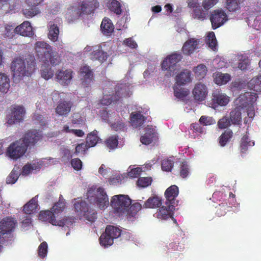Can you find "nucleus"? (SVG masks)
Segmentation results:
<instances>
[{
	"label": "nucleus",
	"instance_id": "412c9836",
	"mask_svg": "<svg viewBox=\"0 0 261 261\" xmlns=\"http://www.w3.org/2000/svg\"><path fill=\"white\" fill-rule=\"evenodd\" d=\"M73 71L71 69L59 70L56 74L58 82L62 85H68L73 77Z\"/></svg>",
	"mask_w": 261,
	"mask_h": 261
},
{
	"label": "nucleus",
	"instance_id": "774afa93",
	"mask_svg": "<svg viewBox=\"0 0 261 261\" xmlns=\"http://www.w3.org/2000/svg\"><path fill=\"white\" fill-rule=\"evenodd\" d=\"M258 77L257 76L256 77L253 78L250 82V85L253 87V89L255 91H260L261 87H260V82L258 81Z\"/></svg>",
	"mask_w": 261,
	"mask_h": 261
},
{
	"label": "nucleus",
	"instance_id": "4c0bfd02",
	"mask_svg": "<svg viewBox=\"0 0 261 261\" xmlns=\"http://www.w3.org/2000/svg\"><path fill=\"white\" fill-rule=\"evenodd\" d=\"M207 15V11L203 10L201 6L199 5L198 6H193V17L194 18L203 20L206 18Z\"/></svg>",
	"mask_w": 261,
	"mask_h": 261
},
{
	"label": "nucleus",
	"instance_id": "f257e3e1",
	"mask_svg": "<svg viewBox=\"0 0 261 261\" xmlns=\"http://www.w3.org/2000/svg\"><path fill=\"white\" fill-rule=\"evenodd\" d=\"M36 56L40 61L44 64L41 67V76L45 80L51 78L53 71L49 67V64L56 66L60 62L58 53L53 50L52 46L44 41H37L35 44Z\"/></svg>",
	"mask_w": 261,
	"mask_h": 261
},
{
	"label": "nucleus",
	"instance_id": "dca6fc26",
	"mask_svg": "<svg viewBox=\"0 0 261 261\" xmlns=\"http://www.w3.org/2000/svg\"><path fill=\"white\" fill-rule=\"evenodd\" d=\"M73 105L70 100H60L58 102L55 112L59 116L66 117L70 112Z\"/></svg>",
	"mask_w": 261,
	"mask_h": 261
},
{
	"label": "nucleus",
	"instance_id": "ddd939ff",
	"mask_svg": "<svg viewBox=\"0 0 261 261\" xmlns=\"http://www.w3.org/2000/svg\"><path fill=\"white\" fill-rule=\"evenodd\" d=\"M11 113L7 116V123L13 124L22 121L25 113L22 107L15 106L11 109Z\"/></svg>",
	"mask_w": 261,
	"mask_h": 261
},
{
	"label": "nucleus",
	"instance_id": "58836bf2",
	"mask_svg": "<svg viewBox=\"0 0 261 261\" xmlns=\"http://www.w3.org/2000/svg\"><path fill=\"white\" fill-rule=\"evenodd\" d=\"M244 0H227L226 8L229 12H236L240 8V4Z\"/></svg>",
	"mask_w": 261,
	"mask_h": 261
},
{
	"label": "nucleus",
	"instance_id": "2eb2a0df",
	"mask_svg": "<svg viewBox=\"0 0 261 261\" xmlns=\"http://www.w3.org/2000/svg\"><path fill=\"white\" fill-rule=\"evenodd\" d=\"M207 93L208 89L206 86L201 82L196 83L192 91L194 99L198 101L204 100Z\"/></svg>",
	"mask_w": 261,
	"mask_h": 261
},
{
	"label": "nucleus",
	"instance_id": "cd10ccee",
	"mask_svg": "<svg viewBox=\"0 0 261 261\" xmlns=\"http://www.w3.org/2000/svg\"><path fill=\"white\" fill-rule=\"evenodd\" d=\"M175 80L177 86L185 85L190 82L191 81L190 71L188 70H184L176 75Z\"/></svg>",
	"mask_w": 261,
	"mask_h": 261
},
{
	"label": "nucleus",
	"instance_id": "37998d69",
	"mask_svg": "<svg viewBox=\"0 0 261 261\" xmlns=\"http://www.w3.org/2000/svg\"><path fill=\"white\" fill-rule=\"evenodd\" d=\"M206 42L208 47L213 50L217 48V42L215 34L213 32H210L208 33L206 39Z\"/></svg>",
	"mask_w": 261,
	"mask_h": 261
},
{
	"label": "nucleus",
	"instance_id": "603ef678",
	"mask_svg": "<svg viewBox=\"0 0 261 261\" xmlns=\"http://www.w3.org/2000/svg\"><path fill=\"white\" fill-rule=\"evenodd\" d=\"M19 176V172L15 169H13L6 179L7 184H13L18 179Z\"/></svg>",
	"mask_w": 261,
	"mask_h": 261
},
{
	"label": "nucleus",
	"instance_id": "09e8293b",
	"mask_svg": "<svg viewBox=\"0 0 261 261\" xmlns=\"http://www.w3.org/2000/svg\"><path fill=\"white\" fill-rule=\"evenodd\" d=\"M237 59L240 61L238 64V68L242 70L246 69L249 64L248 58L243 55H238Z\"/></svg>",
	"mask_w": 261,
	"mask_h": 261
},
{
	"label": "nucleus",
	"instance_id": "473e14b6",
	"mask_svg": "<svg viewBox=\"0 0 261 261\" xmlns=\"http://www.w3.org/2000/svg\"><path fill=\"white\" fill-rule=\"evenodd\" d=\"M49 28L48 29V37L53 42H56L58 40L59 29L57 24L49 22Z\"/></svg>",
	"mask_w": 261,
	"mask_h": 261
},
{
	"label": "nucleus",
	"instance_id": "864d4df0",
	"mask_svg": "<svg viewBox=\"0 0 261 261\" xmlns=\"http://www.w3.org/2000/svg\"><path fill=\"white\" fill-rule=\"evenodd\" d=\"M152 178L150 177H140L137 180V184L138 187L145 188L151 184Z\"/></svg>",
	"mask_w": 261,
	"mask_h": 261
},
{
	"label": "nucleus",
	"instance_id": "9d476101",
	"mask_svg": "<svg viewBox=\"0 0 261 261\" xmlns=\"http://www.w3.org/2000/svg\"><path fill=\"white\" fill-rule=\"evenodd\" d=\"M128 94L126 86L116 87L115 94L104 95L100 100V103L102 105L108 106L113 102H117L121 97L127 96Z\"/></svg>",
	"mask_w": 261,
	"mask_h": 261
},
{
	"label": "nucleus",
	"instance_id": "a878e982",
	"mask_svg": "<svg viewBox=\"0 0 261 261\" xmlns=\"http://www.w3.org/2000/svg\"><path fill=\"white\" fill-rule=\"evenodd\" d=\"M162 204V199L156 195L150 197L143 205L144 208H155L160 207Z\"/></svg>",
	"mask_w": 261,
	"mask_h": 261
},
{
	"label": "nucleus",
	"instance_id": "4be33fe9",
	"mask_svg": "<svg viewBox=\"0 0 261 261\" xmlns=\"http://www.w3.org/2000/svg\"><path fill=\"white\" fill-rule=\"evenodd\" d=\"M212 101L220 106H225L229 101V97L219 90H216L212 94Z\"/></svg>",
	"mask_w": 261,
	"mask_h": 261
},
{
	"label": "nucleus",
	"instance_id": "0e129e2a",
	"mask_svg": "<svg viewBox=\"0 0 261 261\" xmlns=\"http://www.w3.org/2000/svg\"><path fill=\"white\" fill-rule=\"evenodd\" d=\"M201 125L200 123H193L191 125V129L196 134H203L204 132V128Z\"/></svg>",
	"mask_w": 261,
	"mask_h": 261
},
{
	"label": "nucleus",
	"instance_id": "20e7f679",
	"mask_svg": "<svg viewBox=\"0 0 261 261\" xmlns=\"http://www.w3.org/2000/svg\"><path fill=\"white\" fill-rule=\"evenodd\" d=\"M87 196L90 203H95L101 210L105 209L109 204L108 195L102 188H97L95 192L91 189L88 190Z\"/></svg>",
	"mask_w": 261,
	"mask_h": 261
},
{
	"label": "nucleus",
	"instance_id": "9b49d317",
	"mask_svg": "<svg viewBox=\"0 0 261 261\" xmlns=\"http://www.w3.org/2000/svg\"><path fill=\"white\" fill-rule=\"evenodd\" d=\"M210 21L213 30L220 27L228 20V16L222 9L214 10L210 15Z\"/></svg>",
	"mask_w": 261,
	"mask_h": 261
},
{
	"label": "nucleus",
	"instance_id": "4468645a",
	"mask_svg": "<svg viewBox=\"0 0 261 261\" xmlns=\"http://www.w3.org/2000/svg\"><path fill=\"white\" fill-rule=\"evenodd\" d=\"M166 206H162L157 210L153 215L154 217L160 220H167L169 218H173V212L175 206L169 203H165Z\"/></svg>",
	"mask_w": 261,
	"mask_h": 261
},
{
	"label": "nucleus",
	"instance_id": "423d86ee",
	"mask_svg": "<svg viewBox=\"0 0 261 261\" xmlns=\"http://www.w3.org/2000/svg\"><path fill=\"white\" fill-rule=\"evenodd\" d=\"M182 58V55L177 52L167 56L161 63L162 70L167 71L170 76L173 75L176 69V64Z\"/></svg>",
	"mask_w": 261,
	"mask_h": 261
},
{
	"label": "nucleus",
	"instance_id": "5fc2aeb1",
	"mask_svg": "<svg viewBox=\"0 0 261 261\" xmlns=\"http://www.w3.org/2000/svg\"><path fill=\"white\" fill-rule=\"evenodd\" d=\"M190 174V167L187 162H183L180 164V176L182 178H186Z\"/></svg>",
	"mask_w": 261,
	"mask_h": 261
},
{
	"label": "nucleus",
	"instance_id": "ea45409f",
	"mask_svg": "<svg viewBox=\"0 0 261 261\" xmlns=\"http://www.w3.org/2000/svg\"><path fill=\"white\" fill-rule=\"evenodd\" d=\"M65 206V200L62 195L60 196L58 202L56 203L51 208V210L57 215L63 211Z\"/></svg>",
	"mask_w": 261,
	"mask_h": 261
},
{
	"label": "nucleus",
	"instance_id": "de8ad7c7",
	"mask_svg": "<svg viewBox=\"0 0 261 261\" xmlns=\"http://www.w3.org/2000/svg\"><path fill=\"white\" fill-rule=\"evenodd\" d=\"M113 240L114 239L105 232L102 233L99 238L100 245L105 247L112 245L113 244Z\"/></svg>",
	"mask_w": 261,
	"mask_h": 261
},
{
	"label": "nucleus",
	"instance_id": "680f3d73",
	"mask_svg": "<svg viewBox=\"0 0 261 261\" xmlns=\"http://www.w3.org/2000/svg\"><path fill=\"white\" fill-rule=\"evenodd\" d=\"M199 123L203 125H210L215 123V120L212 117L206 116H202L199 119Z\"/></svg>",
	"mask_w": 261,
	"mask_h": 261
},
{
	"label": "nucleus",
	"instance_id": "f8f14e48",
	"mask_svg": "<svg viewBox=\"0 0 261 261\" xmlns=\"http://www.w3.org/2000/svg\"><path fill=\"white\" fill-rule=\"evenodd\" d=\"M44 0H25L28 7L22 10L23 14L27 17H32L40 11L37 7Z\"/></svg>",
	"mask_w": 261,
	"mask_h": 261
},
{
	"label": "nucleus",
	"instance_id": "c756f323",
	"mask_svg": "<svg viewBox=\"0 0 261 261\" xmlns=\"http://www.w3.org/2000/svg\"><path fill=\"white\" fill-rule=\"evenodd\" d=\"M254 142L250 140L247 135H244L241 139L240 143V149L241 153L245 154L247 152L250 147L253 146Z\"/></svg>",
	"mask_w": 261,
	"mask_h": 261
},
{
	"label": "nucleus",
	"instance_id": "c9c22d12",
	"mask_svg": "<svg viewBox=\"0 0 261 261\" xmlns=\"http://www.w3.org/2000/svg\"><path fill=\"white\" fill-rule=\"evenodd\" d=\"M142 207H143V206H142L140 203L136 202L133 204H130L125 214H126L129 219L135 217L138 212L141 210Z\"/></svg>",
	"mask_w": 261,
	"mask_h": 261
},
{
	"label": "nucleus",
	"instance_id": "c03bdc74",
	"mask_svg": "<svg viewBox=\"0 0 261 261\" xmlns=\"http://www.w3.org/2000/svg\"><path fill=\"white\" fill-rule=\"evenodd\" d=\"M196 77L199 79H203L206 75L207 72V68L205 65L200 64L198 65L194 69Z\"/></svg>",
	"mask_w": 261,
	"mask_h": 261
},
{
	"label": "nucleus",
	"instance_id": "4d7b16f0",
	"mask_svg": "<svg viewBox=\"0 0 261 261\" xmlns=\"http://www.w3.org/2000/svg\"><path fill=\"white\" fill-rule=\"evenodd\" d=\"M231 124L230 119L227 117H223L219 119L217 125L220 129H224L229 127Z\"/></svg>",
	"mask_w": 261,
	"mask_h": 261
},
{
	"label": "nucleus",
	"instance_id": "3c124183",
	"mask_svg": "<svg viewBox=\"0 0 261 261\" xmlns=\"http://www.w3.org/2000/svg\"><path fill=\"white\" fill-rule=\"evenodd\" d=\"M12 235L11 233L7 232L3 230L0 231V252L3 248V245L9 240H11Z\"/></svg>",
	"mask_w": 261,
	"mask_h": 261
},
{
	"label": "nucleus",
	"instance_id": "49530a36",
	"mask_svg": "<svg viewBox=\"0 0 261 261\" xmlns=\"http://www.w3.org/2000/svg\"><path fill=\"white\" fill-rule=\"evenodd\" d=\"M92 55L94 58L101 62L106 61L108 56L107 53L102 51L99 47L98 49L93 51Z\"/></svg>",
	"mask_w": 261,
	"mask_h": 261
},
{
	"label": "nucleus",
	"instance_id": "8fccbe9b",
	"mask_svg": "<svg viewBox=\"0 0 261 261\" xmlns=\"http://www.w3.org/2000/svg\"><path fill=\"white\" fill-rule=\"evenodd\" d=\"M109 9L114 13L119 15H120L122 12L120 3L116 0L113 1L110 4Z\"/></svg>",
	"mask_w": 261,
	"mask_h": 261
},
{
	"label": "nucleus",
	"instance_id": "f704fd0d",
	"mask_svg": "<svg viewBox=\"0 0 261 261\" xmlns=\"http://www.w3.org/2000/svg\"><path fill=\"white\" fill-rule=\"evenodd\" d=\"M10 88V80L5 74L0 73V91L6 93Z\"/></svg>",
	"mask_w": 261,
	"mask_h": 261
},
{
	"label": "nucleus",
	"instance_id": "2f4dec72",
	"mask_svg": "<svg viewBox=\"0 0 261 261\" xmlns=\"http://www.w3.org/2000/svg\"><path fill=\"white\" fill-rule=\"evenodd\" d=\"M130 121L133 126H141L145 121V117L140 112L132 113L130 115Z\"/></svg>",
	"mask_w": 261,
	"mask_h": 261
},
{
	"label": "nucleus",
	"instance_id": "13d9d810",
	"mask_svg": "<svg viewBox=\"0 0 261 261\" xmlns=\"http://www.w3.org/2000/svg\"><path fill=\"white\" fill-rule=\"evenodd\" d=\"M161 166L163 170L170 171L173 167V162L168 159H164L162 162Z\"/></svg>",
	"mask_w": 261,
	"mask_h": 261
},
{
	"label": "nucleus",
	"instance_id": "79ce46f5",
	"mask_svg": "<svg viewBox=\"0 0 261 261\" xmlns=\"http://www.w3.org/2000/svg\"><path fill=\"white\" fill-rule=\"evenodd\" d=\"M230 120L234 124H239L241 122V112L239 109H235L230 112Z\"/></svg>",
	"mask_w": 261,
	"mask_h": 261
},
{
	"label": "nucleus",
	"instance_id": "72a5a7b5",
	"mask_svg": "<svg viewBox=\"0 0 261 261\" xmlns=\"http://www.w3.org/2000/svg\"><path fill=\"white\" fill-rule=\"evenodd\" d=\"M97 134L98 132L96 130L88 134L86 138V144L88 147H92L95 146L98 141L100 140Z\"/></svg>",
	"mask_w": 261,
	"mask_h": 261
},
{
	"label": "nucleus",
	"instance_id": "bf43d9fd",
	"mask_svg": "<svg viewBox=\"0 0 261 261\" xmlns=\"http://www.w3.org/2000/svg\"><path fill=\"white\" fill-rule=\"evenodd\" d=\"M125 124L122 120H118L111 125V127L115 131H124L125 129Z\"/></svg>",
	"mask_w": 261,
	"mask_h": 261
},
{
	"label": "nucleus",
	"instance_id": "69168bd1",
	"mask_svg": "<svg viewBox=\"0 0 261 261\" xmlns=\"http://www.w3.org/2000/svg\"><path fill=\"white\" fill-rule=\"evenodd\" d=\"M226 206L224 203L220 204L217 207L216 214L218 216L221 217L224 216L226 213Z\"/></svg>",
	"mask_w": 261,
	"mask_h": 261
},
{
	"label": "nucleus",
	"instance_id": "338daca9",
	"mask_svg": "<svg viewBox=\"0 0 261 261\" xmlns=\"http://www.w3.org/2000/svg\"><path fill=\"white\" fill-rule=\"evenodd\" d=\"M218 2V0H203L202 6L206 10H208L216 5Z\"/></svg>",
	"mask_w": 261,
	"mask_h": 261
},
{
	"label": "nucleus",
	"instance_id": "6e6552de",
	"mask_svg": "<svg viewBox=\"0 0 261 261\" xmlns=\"http://www.w3.org/2000/svg\"><path fill=\"white\" fill-rule=\"evenodd\" d=\"M43 136L41 131L37 129L28 130L20 139L27 148L35 146L38 142L41 141Z\"/></svg>",
	"mask_w": 261,
	"mask_h": 261
},
{
	"label": "nucleus",
	"instance_id": "1a4fd4ad",
	"mask_svg": "<svg viewBox=\"0 0 261 261\" xmlns=\"http://www.w3.org/2000/svg\"><path fill=\"white\" fill-rule=\"evenodd\" d=\"M27 150L26 146L19 139L12 143L8 147L7 154L11 159L17 160L23 156Z\"/></svg>",
	"mask_w": 261,
	"mask_h": 261
},
{
	"label": "nucleus",
	"instance_id": "a18cd8bd",
	"mask_svg": "<svg viewBox=\"0 0 261 261\" xmlns=\"http://www.w3.org/2000/svg\"><path fill=\"white\" fill-rule=\"evenodd\" d=\"M173 89L174 96L179 99H182L185 98L189 93V92L187 89L180 88L178 86H174Z\"/></svg>",
	"mask_w": 261,
	"mask_h": 261
},
{
	"label": "nucleus",
	"instance_id": "bb28decb",
	"mask_svg": "<svg viewBox=\"0 0 261 261\" xmlns=\"http://www.w3.org/2000/svg\"><path fill=\"white\" fill-rule=\"evenodd\" d=\"M100 29L104 35L110 36L114 31V26L110 19L105 17L101 22Z\"/></svg>",
	"mask_w": 261,
	"mask_h": 261
},
{
	"label": "nucleus",
	"instance_id": "6ab92c4d",
	"mask_svg": "<svg viewBox=\"0 0 261 261\" xmlns=\"http://www.w3.org/2000/svg\"><path fill=\"white\" fill-rule=\"evenodd\" d=\"M55 213L51 210L42 211L39 214L41 219L45 221H48L49 223L56 226H62L64 223L62 221H58L56 219Z\"/></svg>",
	"mask_w": 261,
	"mask_h": 261
},
{
	"label": "nucleus",
	"instance_id": "f3484780",
	"mask_svg": "<svg viewBox=\"0 0 261 261\" xmlns=\"http://www.w3.org/2000/svg\"><path fill=\"white\" fill-rule=\"evenodd\" d=\"M79 75L82 80V84L87 87L93 81V72L90 67L85 65L80 70Z\"/></svg>",
	"mask_w": 261,
	"mask_h": 261
},
{
	"label": "nucleus",
	"instance_id": "b1692460",
	"mask_svg": "<svg viewBox=\"0 0 261 261\" xmlns=\"http://www.w3.org/2000/svg\"><path fill=\"white\" fill-rule=\"evenodd\" d=\"M198 48V42L194 38L188 40L183 45L181 50L183 54L190 56Z\"/></svg>",
	"mask_w": 261,
	"mask_h": 261
},
{
	"label": "nucleus",
	"instance_id": "39448f33",
	"mask_svg": "<svg viewBox=\"0 0 261 261\" xmlns=\"http://www.w3.org/2000/svg\"><path fill=\"white\" fill-rule=\"evenodd\" d=\"M132 203V200L128 196L117 195L112 197L111 204L114 212L119 215H122L127 212V208Z\"/></svg>",
	"mask_w": 261,
	"mask_h": 261
},
{
	"label": "nucleus",
	"instance_id": "e2e57ef3",
	"mask_svg": "<svg viewBox=\"0 0 261 261\" xmlns=\"http://www.w3.org/2000/svg\"><path fill=\"white\" fill-rule=\"evenodd\" d=\"M71 165L75 170L79 171L82 168L83 163L79 158H75L71 160Z\"/></svg>",
	"mask_w": 261,
	"mask_h": 261
},
{
	"label": "nucleus",
	"instance_id": "7c9ffc66",
	"mask_svg": "<svg viewBox=\"0 0 261 261\" xmlns=\"http://www.w3.org/2000/svg\"><path fill=\"white\" fill-rule=\"evenodd\" d=\"M233 133L232 130L227 129L225 130L219 137L218 141L221 147L225 146L232 138Z\"/></svg>",
	"mask_w": 261,
	"mask_h": 261
},
{
	"label": "nucleus",
	"instance_id": "6e6d98bb",
	"mask_svg": "<svg viewBox=\"0 0 261 261\" xmlns=\"http://www.w3.org/2000/svg\"><path fill=\"white\" fill-rule=\"evenodd\" d=\"M106 143L107 146L110 149H115L118 144V138L116 136L110 137L106 140Z\"/></svg>",
	"mask_w": 261,
	"mask_h": 261
},
{
	"label": "nucleus",
	"instance_id": "0eeeda50",
	"mask_svg": "<svg viewBox=\"0 0 261 261\" xmlns=\"http://www.w3.org/2000/svg\"><path fill=\"white\" fill-rule=\"evenodd\" d=\"M74 208L79 215L83 216L88 221L93 222L97 219L96 212L89 208L88 204L83 200L78 201L74 204Z\"/></svg>",
	"mask_w": 261,
	"mask_h": 261
},
{
	"label": "nucleus",
	"instance_id": "a211bd4d",
	"mask_svg": "<svg viewBox=\"0 0 261 261\" xmlns=\"http://www.w3.org/2000/svg\"><path fill=\"white\" fill-rule=\"evenodd\" d=\"M178 193V188L176 185H172L167 188L165 192L166 203H169L175 206L177 205L178 201L176 200V197Z\"/></svg>",
	"mask_w": 261,
	"mask_h": 261
},
{
	"label": "nucleus",
	"instance_id": "7ed1b4c3",
	"mask_svg": "<svg viewBox=\"0 0 261 261\" xmlns=\"http://www.w3.org/2000/svg\"><path fill=\"white\" fill-rule=\"evenodd\" d=\"M99 6L97 0H84L81 3H75L67 9L66 17L71 19L77 18L82 14H90Z\"/></svg>",
	"mask_w": 261,
	"mask_h": 261
},
{
	"label": "nucleus",
	"instance_id": "052dcab7",
	"mask_svg": "<svg viewBox=\"0 0 261 261\" xmlns=\"http://www.w3.org/2000/svg\"><path fill=\"white\" fill-rule=\"evenodd\" d=\"M47 244L43 242L40 244L38 248V255L40 257H44L47 253Z\"/></svg>",
	"mask_w": 261,
	"mask_h": 261
},
{
	"label": "nucleus",
	"instance_id": "f03ea898",
	"mask_svg": "<svg viewBox=\"0 0 261 261\" xmlns=\"http://www.w3.org/2000/svg\"><path fill=\"white\" fill-rule=\"evenodd\" d=\"M35 66L34 57L29 55L25 60L20 57L15 58L11 63V69L14 77L20 80L24 76H30L35 71Z\"/></svg>",
	"mask_w": 261,
	"mask_h": 261
},
{
	"label": "nucleus",
	"instance_id": "393cba45",
	"mask_svg": "<svg viewBox=\"0 0 261 261\" xmlns=\"http://www.w3.org/2000/svg\"><path fill=\"white\" fill-rule=\"evenodd\" d=\"M256 93L246 92L241 94L239 97L238 99L243 107H246L247 105L254 102L256 100Z\"/></svg>",
	"mask_w": 261,
	"mask_h": 261
},
{
	"label": "nucleus",
	"instance_id": "c85d7f7f",
	"mask_svg": "<svg viewBox=\"0 0 261 261\" xmlns=\"http://www.w3.org/2000/svg\"><path fill=\"white\" fill-rule=\"evenodd\" d=\"M38 196L32 198L28 203L23 206V211L26 214H32L36 211L38 207Z\"/></svg>",
	"mask_w": 261,
	"mask_h": 261
},
{
	"label": "nucleus",
	"instance_id": "5701e85b",
	"mask_svg": "<svg viewBox=\"0 0 261 261\" xmlns=\"http://www.w3.org/2000/svg\"><path fill=\"white\" fill-rule=\"evenodd\" d=\"M15 33L22 36H31L33 35V31L31 23L29 21H24L20 25L14 29Z\"/></svg>",
	"mask_w": 261,
	"mask_h": 261
},
{
	"label": "nucleus",
	"instance_id": "a19ab883",
	"mask_svg": "<svg viewBox=\"0 0 261 261\" xmlns=\"http://www.w3.org/2000/svg\"><path fill=\"white\" fill-rule=\"evenodd\" d=\"M230 80V76L228 73H218L215 79V83L222 85L226 84Z\"/></svg>",
	"mask_w": 261,
	"mask_h": 261
},
{
	"label": "nucleus",
	"instance_id": "aec40b11",
	"mask_svg": "<svg viewBox=\"0 0 261 261\" xmlns=\"http://www.w3.org/2000/svg\"><path fill=\"white\" fill-rule=\"evenodd\" d=\"M17 224V221L11 217H7L0 222V229L7 232L12 233Z\"/></svg>",
	"mask_w": 261,
	"mask_h": 261
},
{
	"label": "nucleus",
	"instance_id": "e433bc0d",
	"mask_svg": "<svg viewBox=\"0 0 261 261\" xmlns=\"http://www.w3.org/2000/svg\"><path fill=\"white\" fill-rule=\"evenodd\" d=\"M105 232L113 239H114L120 236L121 230L118 227L114 226L108 225Z\"/></svg>",
	"mask_w": 261,
	"mask_h": 261
}]
</instances>
